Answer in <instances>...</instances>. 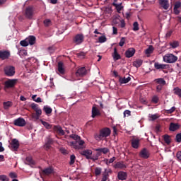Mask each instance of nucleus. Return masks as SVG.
Returning a JSON list of instances; mask_svg holds the SVG:
<instances>
[{"label":"nucleus","mask_w":181,"mask_h":181,"mask_svg":"<svg viewBox=\"0 0 181 181\" xmlns=\"http://www.w3.org/2000/svg\"><path fill=\"white\" fill-rule=\"evenodd\" d=\"M175 141L176 142H178V143L181 142V133H179L176 135Z\"/></svg>","instance_id":"obj_53"},{"label":"nucleus","mask_w":181,"mask_h":181,"mask_svg":"<svg viewBox=\"0 0 181 181\" xmlns=\"http://www.w3.org/2000/svg\"><path fill=\"white\" fill-rule=\"evenodd\" d=\"M114 168L115 169H127V165L124 163V162L119 161L116 163V164L114 165Z\"/></svg>","instance_id":"obj_25"},{"label":"nucleus","mask_w":181,"mask_h":181,"mask_svg":"<svg viewBox=\"0 0 181 181\" xmlns=\"http://www.w3.org/2000/svg\"><path fill=\"white\" fill-rule=\"evenodd\" d=\"M75 74L76 77H84L87 74V69H86V67H81L77 69Z\"/></svg>","instance_id":"obj_13"},{"label":"nucleus","mask_w":181,"mask_h":181,"mask_svg":"<svg viewBox=\"0 0 181 181\" xmlns=\"http://www.w3.org/2000/svg\"><path fill=\"white\" fill-rule=\"evenodd\" d=\"M153 47L152 45H150L148 47V48H147L146 50H145V53L146 54H151V53H153Z\"/></svg>","instance_id":"obj_41"},{"label":"nucleus","mask_w":181,"mask_h":181,"mask_svg":"<svg viewBox=\"0 0 181 181\" xmlns=\"http://www.w3.org/2000/svg\"><path fill=\"white\" fill-rule=\"evenodd\" d=\"M154 67L156 70H164L165 69H168V66L167 64H160L159 62H156L154 64Z\"/></svg>","instance_id":"obj_22"},{"label":"nucleus","mask_w":181,"mask_h":181,"mask_svg":"<svg viewBox=\"0 0 181 181\" xmlns=\"http://www.w3.org/2000/svg\"><path fill=\"white\" fill-rule=\"evenodd\" d=\"M135 54V48H129L126 52H125V56L127 57V59H129L132 57Z\"/></svg>","instance_id":"obj_20"},{"label":"nucleus","mask_w":181,"mask_h":181,"mask_svg":"<svg viewBox=\"0 0 181 181\" xmlns=\"http://www.w3.org/2000/svg\"><path fill=\"white\" fill-rule=\"evenodd\" d=\"M158 86H165L166 85V81L163 78H158L153 81Z\"/></svg>","instance_id":"obj_26"},{"label":"nucleus","mask_w":181,"mask_h":181,"mask_svg":"<svg viewBox=\"0 0 181 181\" xmlns=\"http://www.w3.org/2000/svg\"><path fill=\"white\" fill-rule=\"evenodd\" d=\"M31 108L33 110H35V113L32 114V118L36 120L39 119V118H40V115H42V109L36 103H32Z\"/></svg>","instance_id":"obj_3"},{"label":"nucleus","mask_w":181,"mask_h":181,"mask_svg":"<svg viewBox=\"0 0 181 181\" xmlns=\"http://www.w3.org/2000/svg\"><path fill=\"white\" fill-rule=\"evenodd\" d=\"M113 6H115L116 8L117 12H118V13H121V11H122V8H124L122 5V4H117L115 2L112 3Z\"/></svg>","instance_id":"obj_30"},{"label":"nucleus","mask_w":181,"mask_h":181,"mask_svg":"<svg viewBox=\"0 0 181 181\" xmlns=\"http://www.w3.org/2000/svg\"><path fill=\"white\" fill-rule=\"evenodd\" d=\"M3 105H4V110H9L10 107L12 105V102L11 101L4 102Z\"/></svg>","instance_id":"obj_37"},{"label":"nucleus","mask_w":181,"mask_h":181,"mask_svg":"<svg viewBox=\"0 0 181 181\" xmlns=\"http://www.w3.org/2000/svg\"><path fill=\"white\" fill-rule=\"evenodd\" d=\"M76 162V156L74 154L71 155L69 165H74Z\"/></svg>","instance_id":"obj_44"},{"label":"nucleus","mask_w":181,"mask_h":181,"mask_svg":"<svg viewBox=\"0 0 181 181\" xmlns=\"http://www.w3.org/2000/svg\"><path fill=\"white\" fill-rule=\"evenodd\" d=\"M98 158H100V156H98V153H96V155L94 157L91 156L90 160L95 162V160H98Z\"/></svg>","instance_id":"obj_57"},{"label":"nucleus","mask_w":181,"mask_h":181,"mask_svg":"<svg viewBox=\"0 0 181 181\" xmlns=\"http://www.w3.org/2000/svg\"><path fill=\"white\" fill-rule=\"evenodd\" d=\"M113 35H118V29L116 27H112Z\"/></svg>","instance_id":"obj_62"},{"label":"nucleus","mask_w":181,"mask_h":181,"mask_svg":"<svg viewBox=\"0 0 181 181\" xmlns=\"http://www.w3.org/2000/svg\"><path fill=\"white\" fill-rule=\"evenodd\" d=\"M170 46H171L173 49H176V47H179V42L177 41L171 42H170Z\"/></svg>","instance_id":"obj_39"},{"label":"nucleus","mask_w":181,"mask_h":181,"mask_svg":"<svg viewBox=\"0 0 181 181\" xmlns=\"http://www.w3.org/2000/svg\"><path fill=\"white\" fill-rule=\"evenodd\" d=\"M35 15V8L33 6H28L25 11V16L27 19H32Z\"/></svg>","instance_id":"obj_8"},{"label":"nucleus","mask_w":181,"mask_h":181,"mask_svg":"<svg viewBox=\"0 0 181 181\" xmlns=\"http://www.w3.org/2000/svg\"><path fill=\"white\" fill-rule=\"evenodd\" d=\"M142 63H144L142 59H136V61H134L133 62V66L134 67H136V69H138V68L141 67V66H142Z\"/></svg>","instance_id":"obj_32"},{"label":"nucleus","mask_w":181,"mask_h":181,"mask_svg":"<svg viewBox=\"0 0 181 181\" xmlns=\"http://www.w3.org/2000/svg\"><path fill=\"white\" fill-rule=\"evenodd\" d=\"M82 156H85L87 159H91V155H93V151L86 149L80 152Z\"/></svg>","instance_id":"obj_16"},{"label":"nucleus","mask_w":181,"mask_h":181,"mask_svg":"<svg viewBox=\"0 0 181 181\" xmlns=\"http://www.w3.org/2000/svg\"><path fill=\"white\" fill-rule=\"evenodd\" d=\"M124 45H125V37H122L119 42V46H120V47H122Z\"/></svg>","instance_id":"obj_50"},{"label":"nucleus","mask_w":181,"mask_h":181,"mask_svg":"<svg viewBox=\"0 0 181 181\" xmlns=\"http://www.w3.org/2000/svg\"><path fill=\"white\" fill-rule=\"evenodd\" d=\"M179 128H180V125L178 123L171 122L170 124L169 131H172L174 132L175 131H177Z\"/></svg>","instance_id":"obj_21"},{"label":"nucleus","mask_w":181,"mask_h":181,"mask_svg":"<svg viewBox=\"0 0 181 181\" xmlns=\"http://www.w3.org/2000/svg\"><path fill=\"white\" fill-rule=\"evenodd\" d=\"M163 139H164V142H165L167 145H169V144H170V136L168 134L164 135Z\"/></svg>","instance_id":"obj_40"},{"label":"nucleus","mask_w":181,"mask_h":181,"mask_svg":"<svg viewBox=\"0 0 181 181\" xmlns=\"http://www.w3.org/2000/svg\"><path fill=\"white\" fill-rule=\"evenodd\" d=\"M159 4L160 5L161 8H164L165 11L169 9V0H159Z\"/></svg>","instance_id":"obj_19"},{"label":"nucleus","mask_w":181,"mask_h":181,"mask_svg":"<svg viewBox=\"0 0 181 181\" xmlns=\"http://www.w3.org/2000/svg\"><path fill=\"white\" fill-rule=\"evenodd\" d=\"M174 94H175L176 95H178V97H181V89L179 88V87H176L174 88Z\"/></svg>","instance_id":"obj_38"},{"label":"nucleus","mask_w":181,"mask_h":181,"mask_svg":"<svg viewBox=\"0 0 181 181\" xmlns=\"http://www.w3.org/2000/svg\"><path fill=\"white\" fill-rule=\"evenodd\" d=\"M129 81H131V77L129 76L127 78L119 77V83H120V84H127V83H129Z\"/></svg>","instance_id":"obj_29"},{"label":"nucleus","mask_w":181,"mask_h":181,"mask_svg":"<svg viewBox=\"0 0 181 181\" xmlns=\"http://www.w3.org/2000/svg\"><path fill=\"white\" fill-rule=\"evenodd\" d=\"M164 85H157L156 86V91L157 93H160L162 91V88H163Z\"/></svg>","instance_id":"obj_56"},{"label":"nucleus","mask_w":181,"mask_h":181,"mask_svg":"<svg viewBox=\"0 0 181 181\" xmlns=\"http://www.w3.org/2000/svg\"><path fill=\"white\" fill-rule=\"evenodd\" d=\"M163 61L165 63H176V62H177V57L175 56L173 54H166L163 57Z\"/></svg>","instance_id":"obj_6"},{"label":"nucleus","mask_w":181,"mask_h":181,"mask_svg":"<svg viewBox=\"0 0 181 181\" xmlns=\"http://www.w3.org/2000/svg\"><path fill=\"white\" fill-rule=\"evenodd\" d=\"M43 23L46 28H48V26H52V21H50V19H45Z\"/></svg>","instance_id":"obj_43"},{"label":"nucleus","mask_w":181,"mask_h":181,"mask_svg":"<svg viewBox=\"0 0 181 181\" xmlns=\"http://www.w3.org/2000/svg\"><path fill=\"white\" fill-rule=\"evenodd\" d=\"M86 54H87V52H81L77 54L78 57H82V59H84V57H86Z\"/></svg>","instance_id":"obj_55"},{"label":"nucleus","mask_w":181,"mask_h":181,"mask_svg":"<svg viewBox=\"0 0 181 181\" xmlns=\"http://www.w3.org/2000/svg\"><path fill=\"white\" fill-rule=\"evenodd\" d=\"M53 144V139L48 138L47 143H46V146L47 148H50V146Z\"/></svg>","instance_id":"obj_47"},{"label":"nucleus","mask_w":181,"mask_h":181,"mask_svg":"<svg viewBox=\"0 0 181 181\" xmlns=\"http://www.w3.org/2000/svg\"><path fill=\"white\" fill-rule=\"evenodd\" d=\"M54 173V168L52 166H49L45 169L41 170V173L40 175L41 177L43 176H50V175H53Z\"/></svg>","instance_id":"obj_7"},{"label":"nucleus","mask_w":181,"mask_h":181,"mask_svg":"<svg viewBox=\"0 0 181 181\" xmlns=\"http://www.w3.org/2000/svg\"><path fill=\"white\" fill-rule=\"evenodd\" d=\"M140 142L141 140H139V139L133 138L131 140L132 146L134 148V149H138V148H139Z\"/></svg>","instance_id":"obj_18"},{"label":"nucleus","mask_w":181,"mask_h":181,"mask_svg":"<svg viewBox=\"0 0 181 181\" xmlns=\"http://www.w3.org/2000/svg\"><path fill=\"white\" fill-rule=\"evenodd\" d=\"M112 56H113L114 60L115 61L119 60V59H121V55L118 54V51L116 47L114 48V53Z\"/></svg>","instance_id":"obj_31"},{"label":"nucleus","mask_w":181,"mask_h":181,"mask_svg":"<svg viewBox=\"0 0 181 181\" xmlns=\"http://www.w3.org/2000/svg\"><path fill=\"white\" fill-rule=\"evenodd\" d=\"M98 42L99 43H105V42H107V37H105V35H102L99 37Z\"/></svg>","instance_id":"obj_45"},{"label":"nucleus","mask_w":181,"mask_h":181,"mask_svg":"<svg viewBox=\"0 0 181 181\" xmlns=\"http://www.w3.org/2000/svg\"><path fill=\"white\" fill-rule=\"evenodd\" d=\"M18 83V79H8L4 82V90H9V88H15Z\"/></svg>","instance_id":"obj_5"},{"label":"nucleus","mask_w":181,"mask_h":181,"mask_svg":"<svg viewBox=\"0 0 181 181\" xmlns=\"http://www.w3.org/2000/svg\"><path fill=\"white\" fill-rule=\"evenodd\" d=\"M101 168H96L95 169V176H100L101 175Z\"/></svg>","instance_id":"obj_49"},{"label":"nucleus","mask_w":181,"mask_h":181,"mask_svg":"<svg viewBox=\"0 0 181 181\" xmlns=\"http://www.w3.org/2000/svg\"><path fill=\"white\" fill-rule=\"evenodd\" d=\"M74 43L75 45H81L83 42H84V35L83 34H77L73 39Z\"/></svg>","instance_id":"obj_9"},{"label":"nucleus","mask_w":181,"mask_h":181,"mask_svg":"<svg viewBox=\"0 0 181 181\" xmlns=\"http://www.w3.org/2000/svg\"><path fill=\"white\" fill-rule=\"evenodd\" d=\"M110 135H111V129H110V128L105 127L100 130L99 134H95V139L96 141L100 142V141H104V139H105L107 136H110Z\"/></svg>","instance_id":"obj_2"},{"label":"nucleus","mask_w":181,"mask_h":181,"mask_svg":"<svg viewBox=\"0 0 181 181\" xmlns=\"http://www.w3.org/2000/svg\"><path fill=\"white\" fill-rule=\"evenodd\" d=\"M25 163L27 165H35V160H33V158H32V157L28 156L25 158Z\"/></svg>","instance_id":"obj_35"},{"label":"nucleus","mask_w":181,"mask_h":181,"mask_svg":"<svg viewBox=\"0 0 181 181\" xmlns=\"http://www.w3.org/2000/svg\"><path fill=\"white\" fill-rule=\"evenodd\" d=\"M116 158L112 157V158L109 159V163H114V161L115 160Z\"/></svg>","instance_id":"obj_64"},{"label":"nucleus","mask_w":181,"mask_h":181,"mask_svg":"<svg viewBox=\"0 0 181 181\" xmlns=\"http://www.w3.org/2000/svg\"><path fill=\"white\" fill-rule=\"evenodd\" d=\"M9 177L11 179H16V177H18V175L16 173H10Z\"/></svg>","instance_id":"obj_54"},{"label":"nucleus","mask_w":181,"mask_h":181,"mask_svg":"<svg viewBox=\"0 0 181 181\" xmlns=\"http://www.w3.org/2000/svg\"><path fill=\"white\" fill-rule=\"evenodd\" d=\"M101 115V112H100V110H98V107L96 106L92 107V118H95V117H100Z\"/></svg>","instance_id":"obj_17"},{"label":"nucleus","mask_w":181,"mask_h":181,"mask_svg":"<svg viewBox=\"0 0 181 181\" xmlns=\"http://www.w3.org/2000/svg\"><path fill=\"white\" fill-rule=\"evenodd\" d=\"M128 175L124 171H119L117 173V177L119 180H126Z\"/></svg>","instance_id":"obj_23"},{"label":"nucleus","mask_w":181,"mask_h":181,"mask_svg":"<svg viewBox=\"0 0 181 181\" xmlns=\"http://www.w3.org/2000/svg\"><path fill=\"white\" fill-rule=\"evenodd\" d=\"M10 145L12 151H18V149H19V146H20L19 141H18V139H13L11 140V143L10 144Z\"/></svg>","instance_id":"obj_15"},{"label":"nucleus","mask_w":181,"mask_h":181,"mask_svg":"<svg viewBox=\"0 0 181 181\" xmlns=\"http://www.w3.org/2000/svg\"><path fill=\"white\" fill-rule=\"evenodd\" d=\"M150 118L152 121H155V119H158V118H159V116H158V115H151Z\"/></svg>","instance_id":"obj_58"},{"label":"nucleus","mask_w":181,"mask_h":181,"mask_svg":"<svg viewBox=\"0 0 181 181\" xmlns=\"http://www.w3.org/2000/svg\"><path fill=\"white\" fill-rule=\"evenodd\" d=\"M11 57V52L8 50H0L1 60H8Z\"/></svg>","instance_id":"obj_12"},{"label":"nucleus","mask_w":181,"mask_h":181,"mask_svg":"<svg viewBox=\"0 0 181 181\" xmlns=\"http://www.w3.org/2000/svg\"><path fill=\"white\" fill-rule=\"evenodd\" d=\"M0 180L1 181H9V178L6 175H0Z\"/></svg>","instance_id":"obj_48"},{"label":"nucleus","mask_w":181,"mask_h":181,"mask_svg":"<svg viewBox=\"0 0 181 181\" xmlns=\"http://www.w3.org/2000/svg\"><path fill=\"white\" fill-rule=\"evenodd\" d=\"M180 6H181L180 1H177V2L175 3V4L174 6V8L178 9V8H180Z\"/></svg>","instance_id":"obj_60"},{"label":"nucleus","mask_w":181,"mask_h":181,"mask_svg":"<svg viewBox=\"0 0 181 181\" xmlns=\"http://www.w3.org/2000/svg\"><path fill=\"white\" fill-rule=\"evenodd\" d=\"M69 138L74 139L75 141H71L69 143L70 146L74 148V149H77L78 151L80 149H84V141L81 140V137L77 134H71L69 135Z\"/></svg>","instance_id":"obj_1"},{"label":"nucleus","mask_w":181,"mask_h":181,"mask_svg":"<svg viewBox=\"0 0 181 181\" xmlns=\"http://www.w3.org/2000/svg\"><path fill=\"white\" fill-rule=\"evenodd\" d=\"M152 103H153L154 104H158V103L159 102V98L156 95L153 96L151 100Z\"/></svg>","instance_id":"obj_51"},{"label":"nucleus","mask_w":181,"mask_h":181,"mask_svg":"<svg viewBox=\"0 0 181 181\" xmlns=\"http://www.w3.org/2000/svg\"><path fill=\"white\" fill-rule=\"evenodd\" d=\"M40 122H41V124H42L44 125V127H45V128H46V129H52V128L53 127L52 124H50L45 121H43L42 119H40Z\"/></svg>","instance_id":"obj_33"},{"label":"nucleus","mask_w":181,"mask_h":181,"mask_svg":"<svg viewBox=\"0 0 181 181\" xmlns=\"http://www.w3.org/2000/svg\"><path fill=\"white\" fill-rule=\"evenodd\" d=\"M53 129L54 131H55V132H58L59 135H64L65 134L64 130H63V129L59 125L58 126L54 125Z\"/></svg>","instance_id":"obj_27"},{"label":"nucleus","mask_w":181,"mask_h":181,"mask_svg":"<svg viewBox=\"0 0 181 181\" xmlns=\"http://www.w3.org/2000/svg\"><path fill=\"white\" fill-rule=\"evenodd\" d=\"M95 151L97 152L98 156H101L103 153V155H107V153L110 152V149L107 147L95 148Z\"/></svg>","instance_id":"obj_14"},{"label":"nucleus","mask_w":181,"mask_h":181,"mask_svg":"<svg viewBox=\"0 0 181 181\" xmlns=\"http://www.w3.org/2000/svg\"><path fill=\"white\" fill-rule=\"evenodd\" d=\"M112 173V170L110 168H105L104 173H103V176H105V177H110V175Z\"/></svg>","instance_id":"obj_34"},{"label":"nucleus","mask_w":181,"mask_h":181,"mask_svg":"<svg viewBox=\"0 0 181 181\" xmlns=\"http://www.w3.org/2000/svg\"><path fill=\"white\" fill-rule=\"evenodd\" d=\"M176 156H177L178 160H180V162H181V151H178V152L177 153Z\"/></svg>","instance_id":"obj_61"},{"label":"nucleus","mask_w":181,"mask_h":181,"mask_svg":"<svg viewBox=\"0 0 181 181\" xmlns=\"http://www.w3.org/2000/svg\"><path fill=\"white\" fill-rule=\"evenodd\" d=\"M131 115V112L128 110L124 112V117H129Z\"/></svg>","instance_id":"obj_59"},{"label":"nucleus","mask_w":181,"mask_h":181,"mask_svg":"<svg viewBox=\"0 0 181 181\" xmlns=\"http://www.w3.org/2000/svg\"><path fill=\"white\" fill-rule=\"evenodd\" d=\"M121 28H125V21L124 20L120 21Z\"/></svg>","instance_id":"obj_63"},{"label":"nucleus","mask_w":181,"mask_h":181,"mask_svg":"<svg viewBox=\"0 0 181 181\" xmlns=\"http://www.w3.org/2000/svg\"><path fill=\"white\" fill-rule=\"evenodd\" d=\"M4 72L6 77H13L15 76L16 69L12 65H7L4 68Z\"/></svg>","instance_id":"obj_4"},{"label":"nucleus","mask_w":181,"mask_h":181,"mask_svg":"<svg viewBox=\"0 0 181 181\" xmlns=\"http://www.w3.org/2000/svg\"><path fill=\"white\" fill-rule=\"evenodd\" d=\"M175 110H176L175 107H172L170 110H167L166 112H167V114H172V113L175 112Z\"/></svg>","instance_id":"obj_52"},{"label":"nucleus","mask_w":181,"mask_h":181,"mask_svg":"<svg viewBox=\"0 0 181 181\" xmlns=\"http://www.w3.org/2000/svg\"><path fill=\"white\" fill-rule=\"evenodd\" d=\"M13 124L16 127H25L26 125V120L22 117H18L14 119Z\"/></svg>","instance_id":"obj_10"},{"label":"nucleus","mask_w":181,"mask_h":181,"mask_svg":"<svg viewBox=\"0 0 181 181\" xmlns=\"http://www.w3.org/2000/svg\"><path fill=\"white\" fill-rule=\"evenodd\" d=\"M27 42H28V45H30V46H33L35 43H36V37L33 35H30L28 37H27Z\"/></svg>","instance_id":"obj_28"},{"label":"nucleus","mask_w":181,"mask_h":181,"mask_svg":"<svg viewBox=\"0 0 181 181\" xmlns=\"http://www.w3.org/2000/svg\"><path fill=\"white\" fill-rule=\"evenodd\" d=\"M133 26V30H134V32H136V30H139V24H138V22H134Z\"/></svg>","instance_id":"obj_46"},{"label":"nucleus","mask_w":181,"mask_h":181,"mask_svg":"<svg viewBox=\"0 0 181 181\" xmlns=\"http://www.w3.org/2000/svg\"><path fill=\"white\" fill-rule=\"evenodd\" d=\"M58 73H59V74H64L66 73V69H64V64H63L62 62L58 63Z\"/></svg>","instance_id":"obj_24"},{"label":"nucleus","mask_w":181,"mask_h":181,"mask_svg":"<svg viewBox=\"0 0 181 181\" xmlns=\"http://www.w3.org/2000/svg\"><path fill=\"white\" fill-rule=\"evenodd\" d=\"M139 156L142 158L143 159H148L151 154L149 153V151L146 149V148H143L139 153Z\"/></svg>","instance_id":"obj_11"},{"label":"nucleus","mask_w":181,"mask_h":181,"mask_svg":"<svg viewBox=\"0 0 181 181\" xmlns=\"http://www.w3.org/2000/svg\"><path fill=\"white\" fill-rule=\"evenodd\" d=\"M20 45L23 47H26L27 46H29V42H28L27 38L25 40H21L20 42Z\"/></svg>","instance_id":"obj_42"},{"label":"nucleus","mask_w":181,"mask_h":181,"mask_svg":"<svg viewBox=\"0 0 181 181\" xmlns=\"http://www.w3.org/2000/svg\"><path fill=\"white\" fill-rule=\"evenodd\" d=\"M43 110L45 111L47 115H49V114H52L53 111V110L49 106H44Z\"/></svg>","instance_id":"obj_36"}]
</instances>
